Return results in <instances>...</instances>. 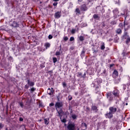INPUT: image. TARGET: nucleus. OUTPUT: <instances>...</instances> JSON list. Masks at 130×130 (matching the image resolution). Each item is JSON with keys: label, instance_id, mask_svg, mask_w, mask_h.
<instances>
[{"label": "nucleus", "instance_id": "1", "mask_svg": "<svg viewBox=\"0 0 130 130\" xmlns=\"http://www.w3.org/2000/svg\"><path fill=\"white\" fill-rule=\"evenodd\" d=\"M122 17H125V20H124V27L126 28L125 26L128 25V23L126 22V19L129 18L128 14L127 11H125L124 13L122 14Z\"/></svg>", "mask_w": 130, "mask_h": 130}, {"label": "nucleus", "instance_id": "2", "mask_svg": "<svg viewBox=\"0 0 130 130\" xmlns=\"http://www.w3.org/2000/svg\"><path fill=\"white\" fill-rule=\"evenodd\" d=\"M106 96H107V99L109 100V102H112L113 101L114 96L112 91L107 92Z\"/></svg>", "mask_w": 130, "mask_h": 130}, {"label": "nucleus", "instance_id": "3", "mask_svg": "<svg viewBox=\"0 0 130 130\" xmlns=\"http://www.w3.org/2000/svg\"><path fill=\"white\" fill-rule=\"evenodd\" d=\"M117 110H120V109L118 108V107L115 106L110 107V108H109V110L113 114H115Z\"/></svg>", "mask_w": 130, "mask_h": 130}, {"label": "nucleus", "instance_id": "4", "mask_svg": "<svg viewBox=\"0 0 130 130\" xmlns=\"http://www.w3.org/2000/svg\"><path fill=\"white\" fill-rule=\"evenodd\" d=\"M125 31H124V34H123V36H122V39L123 40H127L128 37H129L128 35V33L127 30H128V28H125L124 29Z\"/></svg>", "mask_w": 130, "mask_h": 130}, {"label": "nucleus", "instance_id": "5", "mask_svg": "<svg viewBox=\"0 0 130 130\" xmlns=\"http://www.w3.org/2000/svg\"><path fill=\"white\" fill-rule=\"evenodd\" d=\"M112 93H113V95H114V97L119 98L120 91L118 89H116L113 90V92H112Z\"/></svg>", "mask_w": 130, "mask_h": 130}, {"label": "nucleus", "instance_id": "6", "mask_svg": "<svg viewBox=\"0 0 130 130\" xmlns=\"http://www.w3.org/2000/svg\"><path fill=\"white\" fill-rule=\"evenodd\" d=\"M67 127L68 130H76L75 124L74 122L69 123Z\"/></svg>", "mask_w": 130, "mask_h": 130}, {"label": "nucleus", "instance_id": "7", "mask_svg": "<svg viewBox=\"0 0 130 130\" xmlns=\"http://www.w3.org/2000/svg\"><path fill=\"white\" fill-rule=\"evenodd\" d=\"M55 107L56 109V110L57 109H60L61 108H62L63 107V104L62 102H56L55 105Z\"/></svg>", "mask_w": 130, "mask_h": 130}, {"label": "nucleus", "instance_id": "8", "mask_svg": "<svg viewBox=\"0 0 130 130\" xmlns=\"http://www.w3.org/2000/svg\"><path fill=\"white\" fill-rule=\"evenodd\" d=\"M88 8L87 7L86 4H84L81 6L80 10L81 12H86L87 11Z\"/></svg>", "mask_w": 130, "mask_h": 130}, {"label": "nucleus", "instance_id": "9", "mask_svg": "<svg viewBox=\"0 0 130 130\" xmlns=\"http://www.w3.org/2000/svg\"><path fill=\"white\" fill-rule=\"evenodd\" d=\"M11 26L13 28H18L19 27V24L17 21H14Z\"/></svg>", "mask_w": 130, "mask_h": 130}, {"label": "nucleus", "instance_id": "10", "mask_svg": "<svg viewBox=\"0 0 130 130\" xmlns=\"http://www.w3.org/2000/svg\"><path fill=\"white\" fill-rule=\"evenodd\" d=\"M113 113H111L110 111L107 112L106 113V118L109 119H112L113 117Z\"/></svg>", "mask_w": 130, "mask_h": 130}, {"label": "nucleus", "instance_id": "11", "mask_svg": "<svg viewBox=\"0 0 130 130\" xmlns=\"http://www.w3.org/2000/svg\"><path fill=\"white\" fill-rule=\"evenodd\" d=\"M55 90L53 89V88H49L48 89V91H47V93L48 94H49V95H52L54 92Z\"/></svg>", "mask_w": 130, "mask_h": 130}, {"label": "nucleus", "instance_id": "12", "mask_svg": "<svg viewBox=\"0 0 130 130\" xmlns=\"http://www.w3.org/2000/svg\"><path fill=\"white\" fill-rule=\"evenodd\" d=\"M61 16V11H58L56 12L54 14V17L55 19H59Z\"/></svg>", "mask_w": 130, "mask_h": 130}, {"label": "nucleus", "instance_id": "13", "mask_svg": "<svg viewBox=\"0 0 130 130\" xmlns=\"http://www.w3.org/2000/svg\"><path fill=\"white\" fill-rule=\"evenodd\" d=\"M118 77V72L116 70H114V72H113V78L116 79Z\"/></svg>", "mask_w": 130, "mask_h": 130}, {"label": "nucleus", "instance_id": "14", "mask_svg": "<svg viewBox=\"0 0 130 130\" xmlns=\"http://www.w3.org/2000/svg\"><path fill=\"white\" fill-rule=\"evenodd\" d=\"M27 85L29 86V87H33L35 86V82L34 81H30V80L28 79L27 80Z\"/></svg>", "mask_w": 130, "mask_h": 130}, {"label": "nucleus", "instance_id": "15", "mask_svg": "<svg viewBox=\"0 0 130 130\" xmlns=\"http://www.w3.org/2000/svg\"><path fill=\"white\" fill-rule=\"evenodd\" d=\"M57 112L58 113V116L60 117V119H61V117L62 116V115L63 114V112L62 111V109H60L59 111H58L57 110Z\"/></svg>", "mask_w": 130, "mask_h": 130}, {"label": "nucleus", "instance_id": "16", "mask_svg": "<svg viewBox=\"0 0 130 130\" xmlns=\"http://www.w3.org/2000/svg\"><path fill=\"white\" fill-rule=\"evenodd\" d=\"M122 33V30L121 28H117L116 29V34L118 35H121Z\"/></svg>", "mask_w": 130, "mask_h": 130}, {"label": "nucleus", "instance_id": "17", "mask_svg": "<svg viewBox=\"0 0 130 130\" xmlns=\"http://www.w3.org/2000/svg\"><path fill=\"white\" fill-rule=\"evenodd\" d=\"M91 109L92 111H95V112L97 113L99 111V109H98V107L96 106H92L91 107Z\"/></svg>", "mask_w": 130, "mask_h": 130}, {"label": "nucleus", "instance_id": "18", "mask_svg": "<svg viewBox=\"0 0 130 130\" xmlns=\"http://www.w3.org/2000/svg\"><path fill=\"white\" fill-rule=\"evenodd\" d=\"M93 19H96V20H99L100 17L99 16L98 14H94L93 16Z\"/></svg>", "mask_w": 130, "mask_h": 130}, {"label": "nucleus", "instance_id": "19", "mask_svg": "<svg viewBox=\"0 0 130 130\" xmlns=\"http://www.w3.org/2000/svg\"><path fill=\"white\" fill-rule=\"evenodd\" d=\"M49 118H45L44 119V122H45V124L46 125H48L49 124Z\"/></svg>", "mask_w": 130, "mask_h": 130}, {"label": "nucleus", "instance_id": "20", "mask_svg": "<svg viewBox=\"0 0 130 130\" xmlns=\"http://www.w3.org/2000/svg\"><path fill=\"white\" fill-rule=\"evenodd\" d=\"M101 49L102 50H104L105 49V44L104 42L102 43V46L101 47Z\"/></svg>", "mask_w": 130, "mask_h": 130}, {"label": "nucleus", "instance_id": "21", "mask_svg": "<svg viewBox=\"0 0 130 130\" xmlns=\"http://www.w3.org/2000/svg\"><path fill=\"white\" fill-rule=\"evenodd\" d=\"M45 47L46 49H47L48 48H50V44L49 43H46L45 44Z\"/></svg>", "mask_w": 130, "mask_h": 130}, {"label": "nucleus", "instance_id": "22", "mask_svg": "<svg viewBox=\"0 0 130 130\" xmlns=\"http://www.w3.org/2000/svg\"><path fill=\"white\" fill-rule=\"evenodd\" d=\"M129 43H130V37H129L126 40V41H125V43L126 44V45H128Z\"/></svg>", "mask_w": 130, "mask_h": 130}, {"label": "nucleus", "instance_id": "23", "mask_svg": "<svg viewBox=\"0 0 130 130\" xmlns=\"http://www.w3.org/2000/svg\"><path fill=\"white\" fill-rule=\"evenodd\" d=\"M124 27V25L123 23H120L119 24V27L121 28V29H123Z\"/></svg>", "mask_w": 130, "mask_h": 130}, {"label": "nucleus", "instance_id": "24", "mask_svg": "<svg viewBox=\"0 0 130 130\" xmlns=\"http://www.w3.org/2000/svg\"><path fill=\"white\" fill-rule=\"evenodd\" d=\"M102 82L103 80L101 78H98L97 79V83H98V84L102 83Z\"/></svg>", "mask_w": 130, "mask_h": 130}, {"label": "nucleus", "instance_id": "25", "mask_svg": "<svg viewBox=\"0 0 130 130\" xmlns=\"http://www.w3.org/2000/svg\"><path fill=\"white\" fill-rule=\"evenodd\" d=\"M96 93H100V87L99 86H97L95 88Z\"/></svg>", "mask_w": 130, "mask_h": 130}, {"label": "nucleus", "instance_id": "26", "mask_svg": "<svg viewBox=\"0 0 130 130\" xmlns=\"http://www.w3.org/2000/svg\"><path fill=\"white\" fill-rule=\"evenodd\" d=\"M84 40H85V38H84L83 36H81L79 37L80 41L83 42V41H84Z\"/></svg>", "mask_w": 130, "mask_h": 130}, {"label": "nucleus", "instance_id": "27", "mask_svg": "<svg viewBox=\"0 0 130 130\" xmlns=\"http://www.w3.org/2000/svg\"><path fill=\"white\" fill-rule=\"evenodd\" d=\"M36 90V88L35 87H32L30 89H29V91H30V93H32L34 91H35Z\"/></svg>", "mask_w": 130, "mask_h": 130}, {"label": "nucleus", "instance_id": "28", "mask_svg": "<svg viewBox=\"0 0 130 130\" xmlns=\"http://www.w3.org/2000/svg\"><path fill=\"white\" fill-rule=\"evenodd\" d=\"M120 82V80L119 79H117L115 80V84H119Z\"/></svg>", "mask_w": 130, "mask_h": 130}, {"label": "nucleus", "instance_id": "29", "mask_svg": "<svg viewBox=\"0 0 130 130\" xmlns=\"http://www.w3.org/2000/svg\"><path fill=\"white\" fill-rule=\"evenodd\" d=\"M72 117L73 120H75L77 118V116L75 114H72Z\"/></svg>", "mask_w": 130, "mask_h": 130}, {"label": "nucleus", "instance_id": "30", "mask_svg": "<svg viewBox=\"0 0 130 130\" xmlns=\"http://www.w3.org/2000/svg\"><path fill=\"white\" fill-rule=\"evenodd\" d=\"M62 86H63V88H67V83L66 82H63L62 83Z\"/></svg>", "mask_w": 130, "mask_h": 130}, {"label": "nucleus", "instance_id": "31", "mask_svg": "<svg viewBox=\"0 0 130 130\" xmlns=\"http://www.w3.org/2000/svg\"><path fill=\"white\" fill-rule=\"evenodd\" d=\"M57 61V59L56 57H53V63H55Z\"/></svg>", "mask_w": 130, "mask_h": 130}, {"label": "nucleus", "instance_id": "32", "mask_svg": "<svg viewBox=\"0 0 130 130\" xmlns=\"http://www.w3.org/2000/svg\"><path fill=\"white\" fill-rule=\"evenodd\" d=\"M61 121L63 123H66L67 122V119L66 118H63V119H60Z\"/></svg>", "mask_w": 130, "mask_h": 130}, {"label": "nucleus", "instance_id": "33", "mask_svg": "<svg viewBox=\"0 0 130 130\" xmlns=\"http://www.w3.org/2000/svg\"><path fill=\"white\" fill-rule=\"evenodd\" d=\"M82 75V73L81 72H78L77 75V77H80Z\"/></svg>", "mask_w": 130, "mask_h": 130}, {"label": "nucleus", "instance_id": "34", "mask_svg": "<svg viewBox=\"0 0 130 130\" xmlns=\"http://www.w3.org/2000/svg\"><path fill=\"white\" fill-rule=\"evenodd\" d=\"M93 50V53L96 54L98 52V50H95L94 48H92Z\"/></svg>", "mask_w": 130, "mask_h": 130}, {"label": "nucleus", "instance_id": "35", "mask_svg": "<svg viewBox=\"0 0 130 130\" xmlns=\"http://www.w3.org/2000/svg\"><path fill=\"white\" fill-rule=\"evenodd\" d=\"M122 86H123V89L125 90L126 89V85L125 84H123Z\"/></svg>", "mask_w": 130, "mask_h": 130}, {"label": "nucleus", "instance_id": "36", "mask_svg": "<svg viewBox=\"0 0 130 130\" xmlns=\"http://www.w3.org/2000/svg\"><path fill=\"white\" fill-rule=\"evenodd\" d=\"M76 12L77 13V14H80V10H79V8H77L76 9Z\"/></svg>", "mask_w": 130, "mask_h": 130}, {"label": "nucleus", "instance_id": "37", "mask_svg": "<svg viewBox=\"0 0 130 130\" xmlns=\"http://www.w3.org/2000/svg\"><path fill=\"white\" fill-rule=\"evenodd\" d=\"M68 100L69 101H72V96L71 95H69L68 97Z\"/></svg>", "mask_w": 130, "mask_h": 130}, {"label": "nucleus", "instance_id": "38", "mask_svg": "<svg viewBox=\"0 0 130 130\" xmlns=\"http://www.w3.org/2000/svg\"><path fill=\"white\" fill-rule=\"evenodd\" d=\"M19 105H20V107H21V108H23L24 105L22 102H20Z\"/></svg>", "mask_w": 130, "mask_h": 130}, {"label": "nucleus", "instance_id": "39", "mask_svg": "<svg viewBox=\"0 0 130 130\" xmlns=\"http://www.w3.org/2000/svg\"><path fill=\"white\" fill-rule=\"evenodd\" d=\"M75 41V39L74 38V37H71L70 39V42H73Z\"/></svg>", "mask_w": 130, "mask_h": 130}, {"label": "nucleus", "instance_id": "40", "mask_svg": "<svg viewBox=\"0 0 130 130\" xmlns=\"http://www.w3.org/2000/svg\"><path fill=\"white\" fill-rule=\"evenodd\" d=\"M114 14H115L116 16H117V14H118V10H114L113 11Z\"/></svg>", "mask_w": 130, "mask_h": 130}, {"label": "nucleus", "instance_id": "41", "mask_svg": "<svg viewBox=\"0 0 130 130\" xmlns=\"http://www.w3.org/2000/svg\"><path fill=\"white\" fill-rule=\"evenodd\" d=\"M52 38H53L52 35H49V37H48V39H49V40H51V39H52Z\"/></svg>", "mask_w": 130, "mask_h": 130}, {"label": "nucleus", "instance_id": "42", "mask_svg": "<svg viewBox=\"0 0 130 130\" xmlns=\"http://www.w3.org/2000/svg\"><path fill=\"white\" fill-rule=\"evenodd\" d=\"M40 67H41V68L42 69H43V68H45V64L42 63L41 64Z\"/></svg>", "mask_w": 130, "mask_h": 130}, {"label": "nucleus", "instance_id": "43", "mask_svg": "<svg viewBox=\"0 0 130 130\" xmlns=\"http://www.w3.org/2000/svg\"><path fill=\"white\" fill-rule=\"evenodd\" d=\"M63 39H64L65 42H67L69 40V38H68V37H65L63 38Z\"/></svg>", "mask_w": 130, "mask_h": 130}, {"label": "nucleus", "instance_id": "44", "mask_svg": "<svg viewBox=\"0 0 130 130\" xmlns=\"http://www.w3.org/2000/svg\"><path fill=\"white\" fill-rule=\"evenodd\" d=\"M56 56H60V52L59 51H57L56 52Z\"/></svg>", "mask_w": 130, "mask_h": 130}, {"label": "nucleus", "instance_id": "45", "mask_svg": "<svg viewBox=\"0 0 130 130\" xmlns=\"http://www.w3.org/2000/svg\"><path fill=\"white\" fill-rule=\"evenodd\" d=\"M85 51L84 49H83V50L82 51V52H81V55H83L84 54H85Z\"/></svg>", "mask_w": 130, "mask_h": 130}, {"label": "nucleus", "instance_id": "46", "mask_svg": "<svg viewBox=\"0 0 130 130\" xmlns=\"http://www.w3.org/2000/svg\"><path fill=\"white\" fill-rule=\"evenodd\" d=\"M75 31H76V30L75 29H72V30L71 31L72 34H75Z\"/></svg>", "mask_w": 130, "mask_h": 130}, {"label": "nucleus", "instance_id": "47", "mask_svg": "<svg viewBox=\"0 0 130 130\" xmlns=\"http://www.w3.org/2000/svg\"><path fill=\"white\" fill-rule=\"evenodd\" d=\"M86 111H87V112H89V111H90V108H89V107H86Z\"/></svg>", "mask_w": 130, "mask_h": 130}, {"label": "nucleus", "instance_id": "48", "mask_svg": "<svg viewBox=\"0 0 130 130\" xmlns=\"http://www.w3.org/2000/svg\"><path fill=\"white\" fill-rule=\"evenodd\" d=\"M4 125L2 123H0V130L2 129Z\"/></svg>", "mask_w": 130, "mask_h": 130}, {"label": "nucleus", "instance_id": "49", "mask_svg": "<svg viewBox=\"0 0 130 130\" xmlns=\"http://www.w3.org/2000/svg\"><path fill=\"white\" fill-rule=\"evenodd\" d=\"M69 110H71V113H72V106L71 105H70L69 106Z\"/></svg>", "mask_w": 130, "mask_h": 130}, {"label": "nucleus", "instance_id": "50", "mask_svg": "<svg viewBox=\"0 0 130 130\" xmlns=\"http://www.w3.org/2000/svg\"><path fill=\"white\" fill-rule=\"evenodd\" d=\"M57 5H58L57 2H55V3L53 4V6H54V7H57Z\"/></svg>", "mask_w": 130, "mask_h": 130}, {"label": "nucleus", "instance_id": "51", "mask_svg": "<svg viewBox=\"0 0 130 130\" xmlns=\"http://www.w3.org/2000/svg\"><path fill=\"white\" fill-rule=\"evenodd\" d=\"M82 124L84 125V126L85 127V128L86 129L87 127V125L86 124V123L85 122L82 123Z\"/></svg>", "mask_w": 130, "mask_h": 130}, {"label": "nucleus", "instance_id": "52", "mask_svg": "<svg viewBox=\"0 0 130 130\" xmlns=\"http://www.w3.org/2000/svg\"><path fill=\"white\" fill-rule=\"evenodd\" d=\"M29 85H27V84H26L25 85V86H24V88H25V89H28V88H29Z\"/></svg>", "mask_w": 130, "mask_h": 130}, {"label": "nucleus", "instance_id": "53", "mask_svg": "<svg viewBox=\"0 0 130 130\" xmlns=\"http://www.w3.org/2000/svg\"><path fill=\"white\" fill-rule=\"evenodd\" d=\"M54 106V104L53 103H50V104H49V106H50V107H53Z\"/></svg>", "mask_w": 130, "mask_h": 130}, {"label": "nucleus", "instance_id": "54", "mask_svg": "<svg viewBox=\"0 0 130 130\" xmlns=\"http://www.w3.org/2000/svg\"><path fill=\"white\" fill-rule=\"evenodd\" d=\"M113 66H114V63L111 64L110 65V69H111Z\"/></svg>", "mask_w": 130, "mask_h": 130}, {"label": "nucleus", "instance_id": "55", "mask_svg": "<svg viewBox=\"0 0 130 130\" xmlns=\"http://www.w3.org/2000/svg\"><path fill=\"white\" fill-rule=\"evenodd\" d=\"M86 75V73H84V75L82 76V78H85Z\"/></svg>", "mask_w": 130, "mask_h": 130}, {"label": "nucleus", "instance_id": "56", "mask_svg": "<svg viewBox=\"0 0 130 130\" xmlns=\"http://www.w3.org/2000/svg\"><path fill=\"white\" fill-rule=\"evenodd\" d=\"M19 120H20V121H23V118L22 117H20Z\"/></svg>", "mask_w": 130, "mask_h": 130}, {"label": "nucleus", "instance_id": "57", "mask_svg": "<svg viewBox=\"0 0 130 130\" xmlns=\"http://www.w3.org/2000/svg\"><path fill=\"white\" fill-rule=\"evenodd\" d=\"M110 130H114V128L113 126H111V127H110Z\"/></svg>", "mask_w": 130, "mask_h": 130}, {"label": "nucleus", "instance_id": "58", "mask_svg": "<svg viewBox=\"0 0 130 130\" xmlns=\"http://www.w3.org/2000/svg\"><path fill=\"white\" fill-rule=\"evenodd\" d=\"M52 73H53V71H52V70H51V71H48V73H49V74H52Z\"/></svg>", "mask_w": 130, "mask_h": 130}, {"label": "nucleus", "instance_id": "59", "mask_svg": "<svg viewBox=\"0 0 130 130\" xmlns=\"http://www.w3.org/2000/svg\"><path fill=\"white\" fill-rule=\"evenodd\" d=\"M94 0H88V3H92Z\"/></svg>", "mask_w": 130, "mask_h": 130}, {"label": "nucleus", "instance_id": "60", "mask_svg": "<svg viewBox=\"0 0 130 130\" xmlns=\"http://www.w3.org/2000/svg\"><path fill=\"white\" fill-rule=\"evenodd\" d=\"M103 73L104 74H106V70H104V72H103Z\"/></svg>", "mask_w": 130, "mask_h": 130}, {"label": "nucleus", "instance_id": "61", "mask_svg": "<svg viewBox=\"0 0 130 130\" xmlns=\"http://www.w3.org/2000/svg\"><path fill=\"white\" fill-rule=\"evenodd\" d=\"M6 130H11V129L10 128H9V129H8V127H6Z\"/></svg>", "mask_w": 130, "mask_h": 130}, {"label": "nucleus", "instance_id": "62", "mask_svg": "<svg viewBox=\"0 0 130 130\" xmlns=\"http://www.w3.org/2000/svg\"><path fill=\"white\" fill-rule=\"evenodd\" d=\"M82 1H83V0H78V2H79V3H81V2H82Z\"/></svg>", "mask_w": 130, "mask_h": 130}, {"label": "nucleus", "instance_id": "63", "mask_svg": "<svg viewBox=\"0 0 130 130\" xmlns=\"http://www.w3.org/2000/svg\"><path fill=\"white\" fill-rule=\"evenodd\" d=\"M59 0H53V2H59Z\"/></svg>", "mask_w": 130, "mask_h": 130}, {"label": "nucleus", "instance_id": "64", "mask_svg": "<svg viewBox=\"0 0 130 130\" xmlns=\"http://www.w3.org/2000/svg\"><path fill=\"white\" fill-rule=\"evenodd\" d=\"M119 3V1H118V2L116 1L115 4H118Z\"/></svg>", "mask_w": 130, "mask_h": 130}]
</instances>
